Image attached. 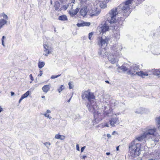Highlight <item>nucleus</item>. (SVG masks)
<instances>
[{
    "instance_id": "ddd939ff",
    "label": "nucleus",
    "mask_w": 160,
    "mask_h": 160,
    "mask_svg": "<svg viewBox=\"0 0 160 160\" xmlns=\"http://www.w3.org/2000/svg\"><path fill=\"white\" fill-rule=\"evenodd\" d=\"M80 13L81 15L84 17L87 13V10L86 7H84L82 8L80 10Z\"/></svg>"
},
{
    "instance_id": "052dcab7",
    "label": "nucleus",
    "mask_w": 160,
    "mask_h": 160,
    "mask_svg": "<svg viewBox=\"0 0 160 160\" xmlns=\"http://www.w3.org/2000/svg\"><path fill=\"white\" fill-rule=\"evenodd\" d=\"M45 98V97L44 96H43L42 97V98Z\"/></svg>"
},
{
    "instance_id": "4d7b16f0",
    "label": "nucleus",
    "mask_w": 160,
    "mask_h": 160,
    "mask_svg": "<svg viewBox=\"0 0 160 160\" xmlns=\"http://www.w3.org/2000/svg\"><path fill=\"white\" fill-rule=\"evenodd\" d=\"M115 132H116L115 131H113L112 133V134L114 135Z\"/></svg>"
},
{
    "instance_id": "6e6d98bb",
    "label": "nucleus",
    "mask_w": 160,
    "mask_h": 160,
    "mask_svg": "<svg viewBox=\"0 0 160 160\" xmlns=\"http://www.w3.org/2000/svg\"><path fill=\"white\" fill-rule=\"evenodd\" d=\"M71 98H72V97H71V98L68 100V102H70V101L71 99Z\"/></svg>"
},
{
    "instance_id": "f257e3e1",
    "label": "nucleus",
    "mask_w": 160,
    "mask_h": 160,
    "mask_svg": "<svg viewBox=\"0 0 160 160\" xmlns=\"http://www.w3.org/2000/svg\"><path fill=\"white\" fill-rule=\"evenodd\" d=\"M157 129L155 127L148 126L145 128L143 133L137 136L129 145L130 152L132 157L138 156L142 151L141 144L137 141L141 142L145 138L153 142L154 143L159 141V136L157 132Z\"/></svg>"
},
{
    "instance_id": "a211bd4d",
    "label": "nucleus",
    "mask_w": 160,
    "mask_h": 160,
    "mask_svg": "<svg viewBox=\"0 0 160 160\" xmlns=\"http://www.w3.org/2000/svg\"><path fill=\"white\" fill-rule=\"evenodd\" d=\"M84 126L86 129L88 130L89 129L92 128V125L88 122H86L84 123Z\"/></svg>"
},
{
    "instance_id": "a19ab883",
    "label": "nucleus",
    "mask_w": 160,
    "mask_h": 160,
    "mask_svg": "<svg viewBox=\"0 0 160 160\" xmlns=\"http://www.w3.org/2000/svg\"><path fill=\"white\" fill-rule=\"evenodd\" d=\"M29 77L32 81H33L34 80L33 78L32 77V74H30V75Z\"/></svg>"
},
{
    "instance_id": "7c9ffc66",
    "label": "nucleus",
    "mask_w": 160,
    "mask_h": 160,
    "mask_svg": "<svg viewBox=\"0 0 160 160\" xmlns=\"http://www.w3.org/2000/svg\"><path fill=\"white\" fill-rule=\"evenodd\" d=\"M77 26L78 27L86 26L85 23V22H81L80 23H78L77 24Z\"/></svg>"
},
{
    "instance_id": "3c124183",
    "label": "nucleus",
    "mask_w": 160,
    "mask_h": 160,
    "mask_svg": "<svg viewBox=\"0 0 160 160\" xmlns=\"http://www.w3.org/2000/svg\"><path fill=\"white\" fill-rule=\"evenodd\" d=\"M5 38V37L4 36H3L2 39V40H4V39Z\"/></svg>"
},
{
    "instance_id": "412c9836",
    "label": "nucleus",
    "mask_w": 160,
    "mask_h": 160,
    "mask_svg": "<svg viewBox=\"0 0 160 160\" xmlns=\"http://www.w3.org/2000/svg\"><path fill=\"white\" fill-rule=\"evenodd\" d=\"M51 112V111L49 110H47L46 112V113L42 115H43L45 117L48 118L49 119H51L52 118V117L49 116L48 114Z\"/></svg>"
},
{
    "instance_id": "0eeeda50",
    "label": "nucleus",
    "mask_w": 160,
    "mask_h": 160,
    "mask_svg": "<svg viewBox=\"0 0 160 160\" xmlns=\"http://www.w3.org/2000/svg\"><path fill=\"white\" fill-rule=\"evenodd\" d=\"M43 51L45 52L43 55L45 56H48L49 54L52 53V48L51 45L47 42H45L43 43Z\"/></svg>"
},
{
    "instance_id": "e2e57ef3",
    "label": "nucleus",
    "mask_w": 160,
    "mask_h": 160,
    "mask_svg": "<svg viewBox=\"0 0 160 160\" xmlns=\"http://www.w3.org/2000/svg\"><path fill=\"white\" fill-rule=\"evenodd\" d=\"M118 48H117V50H116V51H118Z\"/></svg>"
},
{
    "instance_id": "de8ad7c7",
    "label": "nucleus",
    "mask_w": 160,
    "mask_h": 160,
    "mask_svg": "<svg viewBox=\"0 0 160 160\" xmlns=\"http://www.w3.org/2000/svg\"><path fill=\"white\" fill-rule=\"evenodd\" d=\"M11 95L12 96H13V95H14L15 94V93L12 92H11Z\"/></svg>"
},
{
    "instance_id": "bb28decb",
    "label": "nucleus",
    "mask_w": 160,
    "mask_h": 160,
    "mask_svg": "<svg viewBox=\"0 0 160 160\" xmlns=\"http://www.w3.org/2000/svg\"><path fill=\"white\" fill-rule=\"evenodd\" d=\"M90 13V15L91 17H92L94 16H98L99 13V12H89Z\"/></svg>"
},
{
    "instance_id": "680f3d73",
    "label": "nucleus",
    "mask_w": 160,
    "mask_h": 160,
    "mask_svg": "<svg viewBox=\"0 0 160 160\" xmlns=\"http://www.w3.org/2000/svg\"><path fill=\"white\" fill-rule=\"evenodd\" d=\"M106 82L108 83H109V82L108 81H106Z\"/></svg>"
},
{
    "instance_id": "864d4df0",
    "label": "nucleus",
    "mask_w": 160,
    "mask_h": 160,
    "mask_svg": "<svg viewBox=\"0 0 160 160\" xmlns=\"http://www.w3.org/2000/svg\"><path fill=\"white\" fill-rule=\"evenodd\" d=\"M106 155H110V152H107L106 153Z\"/></svg>"
},
{
    "instance_id": "9b49d317",
    "label": "nucleus",
    "mask_w": 160,
    "mask_h": 160,
    "mask_svg": "<svg viewBox=\"0 0 160 160\" xmlns=\"http://www.w3.org/2000/svg\"><path fill=\"white\" fill-rule=\"evenodd\" d=\"M113 33H114V37L116 39H118L120 36V31L119 29L114 30Z\"/></svg>"
},
{
    "instance_id": "f704fd0d",
    "label": "nucleus",
    "mask_w": 160,
    "mask_h": 160,
    "mask_svg": "<svg viewBox=\"0 0 160 160\" xmlns=\"http://www.w3.org/2000/svg\"><path fill=\"white\" fill-rule=\"evenodd\" d=\"M61 76V75L60 74V75H56V76H54V75H52L51 77V79H54V78H56L59 76Z\"/></svg>"
},
{
    "instance_id": "f8f14e48",
    "label": "nucleus",
    "mask_w": 160,
    "mask_h": 160,
    "mask_svg": "<svg viewBox=\"0 0 160 160\" xmlns=\"http://www.w3.org/2000/svg\"><path fill=\"white\" fill-rule=\"evenodd\" d=\"M119 103L118 101L115 100H112L111 101L110 108L111 109H113L115 108V107L117 106Z\"/></svg>"
},
{
    "instance_id": "5fc2aeb1",
    "label": "nucleus",
    "mask_w": 160,
    "mask_h": 160,
    "mask_svg": "<svg viewBox=\"0 0 160 160\" xmlns=\"http://www.w3.org/2000/svg\"><path fill=\"white\" fill-rule=\"evenodd\" d=\"M121 48L120 49V48H119V50H120V51H121V50L122 49V46H120V47Z\"/></svg>"
},
{
    "instance_id": "7ed1b4c3",
    "label": "nucleus",
    "mask_w": 160,
    "mask_h": 160,
    "mask_svg": "<svg viewBox=\"0 0 160 160\" xmlns=\"http://www.w3.org/2000/svg\"><path fill=\"white\" fill-rule=\"evenodd\" d=\"M87 107L90 111L91 112L94 111V118L96 121H98L99 122L102 120V111L100 109L98 110V106L96 104L95 102H91V103L88 102L87 104Z\"/></svg>"
},
{
    "instance_id": "393cba45",
    "label": "nucleus",
    "mask_w": 160,
    "mask_h": 160,
    "mask_svg": "<svg viewBox=\"0 0 160 160\" xmlns=\"http://www.w3.org/2000/svg\"><path fill=\"white\" fill-rule=\"evenodd\" d=\"M144 109L142 108H139L137 111L135 112V113L138 114H142L144 112Z\"/></svg>"
},
{
    "instance_id": "0e129e2a",
    "label": "nucleus",
    "mask_w": 160,
    "mask_h": 160,
    "mask_svg": "<svg viewBox=\"0 0 160 160\" xmlns=\"http://www.w3.org/2000/svg\"><path fill=\"white\" fill-rule=\"evenodd\" d=\"M51 4H52V1H51Z\"/></svg>"
},
{
    "instance_id": "8fccbe9b",
    "label": "nucleus",
    "mask_w": 160,
    "mask_h": 160,
    "mask_svg": "<svg viewBox=\"0 0 160 160\" xmlns=\"http://www.w3.org/2000/svg\"><path fill=\"white\" fill-rule=\"evenodd\" d=\"M107 137L108 138H110L111 137V135L109 134H107Z\"/></svg>"
},
{
    "instance_id": "4be33fe9",
    "label": "nucleus",
    "mask_w": 160,
    "mask_h": 160,
    "mask_svg": "<svg viewBox=\"0 0 160 160\" xmlns=\"http://www.w3.org/2000/svg\"><path fill=\"white\" fill-rule=\"evenodd\" d=\"M56 139H60L61 140H64L65 138V137L63 135H61L59 134H56L55 137Z\"/></svg>"
},
{
    "instance_id": "b1692460",
    "label": "nucleus",
    "mask_w": 160,
    "mask_h": 160,
    "mask_svg": "<svg viewBox=\"0 0 160 160\" xmlns=\"http://www.w3.org/2000/svg\"><path fill=\"white\" fill-rule=\"evenodd\" d=\"M111 111H108V112H106V111H104L103 112V113H102V114H104V115L105 116H109L110 115V114H111ZM101 115H102L101 116L102 117H103L102 116V113L101 114Z\"/></svg>"
},
{
    "instance_id": "4468645a",
    "label": "nucleus",
    "mask_w": 160,
    "mask_h": 160,
    "mask_svg": "<svg viewBox=\"0 0 160 160\" xmlns=\"http://www.w3.org/2000/svg\"><path fill=\"white\" fill-rule=\"evenodd\" d=\"M51 85L50 84L48 85H45L42 88V89L44 92L47 93V92L50 89Z\"/></svg>"
},
{
    "instance_id": "37998d69",
    "label": "nucleus",
    "mask_w": 160,
    "mask_h": 160,
    "mask_svg": "<svg viewBox=\"0 0 160 160\" xmlns=\"http://www.w3.org/2000/svg\"><path fill=\"white\" fill-rule=\"evenodd\" d=\"M42 74V71L40 70V74L38 75V76H41Z\"/></svg>"
},
{
    "instance_id": "cd10ccee",
    "label": "nucleus",
    "mask_w": 160,
    "mask_h": 160,
    "mask_svg": "<svg viewBox=\"0 0 160 160\" xmlns=\"http://www.w3.org/2000/svg\"><path fill=\"white\" fill-rule=\"evenodd\" d=\"M29 94L30 92L29 91H28L24 94H23L21 97L24 99L27 98L29 95Z\"/></svg>"
},
{
    "instance_id": "2eb2a0df",
    "label": "nucleus",
    "mask_w": 160,
    "mask_h": 160,
    "mask_svg": "<svg viewBox=\"0 0 160 160\" xmlns=\"http://www.w3.org/2000/svg\"><path fill=\"white\" fill-rule=\"evenodd\" d=\"M117 69L119 72H121L122 71L125 72L128 70V68L125 66H122L121 67H118Z\"/></svg>"
},
{
    "instance_id": "c85d7f7f",
    "label": "nucleus",
    "mask_w": 160,
    "mask_h": 160,
    "mask_svg": "<svg viewBox=\"0 0 160 160\" xmlns=\"http://www.w3.org/2000/svg\"><path fill=\"white\" fill-rule=\"evenodd\" d=\"M1 16H2L3 17V19H2L4 20H5L6 21H7V20L8 19V16L5 14L4 13H2L1 15Z\"/></svg>"
},
{
    "instance_id": "ea45409f",
    "label": "nucleus",
    "mask_w": 160,
    "mask_h": 160,
    "mask_svg": "<svg viewBox=\"0 0 160 160\" xmlns=\"http://www.w3.org/2000/svg\"><path fill=\"white\" fill-rule=\"evenodd\" d=\"M87 157L86 155H83V156H80V158L81 159H85Z\"/></svg>"
},
{
    "instance_id": "13d9d810",
    "label": "nucleus",
    "mask_w": 160,
    "mask_h": 160,
    "mask_svg": "<svg viewBox=\"0 0 160 160\" xmlns=\"http://www.w3.org/2000/svg\"><path fill=\"white\" fill-rule=\"evenodd\" d=\"M148 160H155V159H150Z\"/></svg>"
},
{
    "instance_id": "6ab92c4d",
    "label": "nucleus",
    "mask_w": 160,
    "mask_h": 160,
    "mask_svg": "<svg viewBox=\"0 0 160 160\" xmlns=\"http://www.w3.org/2000/svg\"><path fill=\"white\" fill-rule=\"evenodd\" d=\"M58 20L62 21L68 20V18L66 15H63L60 16L58 17Z\"/></svg>"
},
{
    "instance_id": "c03bdc74",
    "label": "nucleus",
    "mask_w": 160,
    "mask_h": 160,
    "mask_svg": "<svg viewBox=\"0 0 160 160\" xmlns=\"http://www.w3.org/2000/svg\"><path fill=\"white\" fill-rule=\"evenodd\" d=\"M85 146L81 148V152H82L83 151V150L85 149Z\"/></svg>"
},
{
    "instance_id": "1a4fd4ad",
    "label": "nucleus",
    "mask_w": 160,
    "mask_h": 160,
    "mask_svg": "<svg viewBox=\"0 0 160 160\" xmlns=\"http://www.w3.org/2000/svg\"><path fill=\"white\" fill-rule=\"evenodd\" d=\"M118 118L117 117L113 118H111L109 120V122L111 126L112 127H114L115 124L118 123Z\"/></svg>"
},
{
    "instance_id": "bf43d9fd",
    "label": "nucleus",
    "mask_w": 160,
    "mask_h": 160,
    "mask_svg": "<svg viewBox=\"0 0 160 160\" xmlns=\"http://www.w3.org/2000/svg\"><path fill=\"white\" fill-rule=\"evenodd\" d=\"M118 147H117V148H116V150L117 151H118Z\"/></svg>"
},
{
    "instance_id": "e433bc0d",
    "label": "nucleus",
    "mask_w": 160,
    "mask_h": 160,
    "mask_svg": "<svg viewBox=\"0 0 160 160\" xmlns=\"http://www.w3.org/2000/svg\"><path fill=\"white\" fill-rule=\"evenodd\" d=\"M68 7V5H65L63 6L62 8L64 10H66L67 9Z\"/></svg>"
},
{
    "instance_id": "473e14b6",
    "label": "nucleus",
    "mask_w": 160,
    "mask_h": 160,
    "mask_svg": "<svg viewBox=\"0 0 160 160\" xmlns=\"http://www.w3.org/2000/svg\"><path fill=\"white\" fill-rule=\"evenodd\" d=\"M64 86L61 85L60 87L58 89V91L59 92H60L64 89Z\"/></svg>"
},
{
    "instance_id": "a18cd8bd",
    "label": "nucleus",
    "mask_w": 160,
    "mask_h": 160,
    "mask_svg": "<svg viewBox=\"0 0 160 160\" xmlns=\"http://www.w3.org/2000/svg\"><path fill=\"white\" fill-rule=\"evenodd\" d=\"M24 98L22 97H21V98H20V99H19V102H18L19 103H20L21 102V101L22 100V99H23Z\"/></svg>"
},
{
    "instance_id": "58836bf2",
    "label": "nucleus",
    "mask_w": 160,
    "mask_h": 160,
    "mask_svg": "<svg viewBox=\"0 0 160 160\" xmlns=\"http://www.w3.org/2000/svg\"><path fill=\"white\" fill-rule=\"evenodd\" d=\"M109 127V125L107 123H105L103 126V127Z\"/></svg>"
},
{
    "instance_id": "39448f33",
    "label": "nucleus",
    "mask_w": 160,
    "mask_h": 160,
    "mask_svg": "<svg viewBox=\"0 0 160 160\" xmlns=\"http://www.w3.org/2000/svg\"><path fill=\"white\" fill-rule=\"evenodd\" d=\"M139 69V66L136 64L132 65L130 67L129 69L127 72V74L131 76H134L137 75L141 76L142 78H144L145 76H148V72H144L142 71H138Z\"/></svg>"
},
{
    "instance_id": "c9c22d12",
    "label": "nucleus",
    "mask_w": 160,
    "mask_h": 160,
    "mask_svg": "<svg viewBox=\"0 0 160 160\" xmlns=\"http://www.w3.org/2000/svg\"><path fill=\"white\" fill-rule=\"evenodd\" d=\"M68 85H69L70 89L72 88H73V86L70 82H69V83Z\"/></svg>"
},
{
    "instance_id": "c756f323",
    "label": "nucleus",
    "mask_w": 160,
    "mask_h": 160,
    "mask_svg": "<svg viewBox=\"0 0 160 160\" xmlns=\"http://www.w3.org/2000/svg\"><path fill=\"white\" fill-rule=\"evenodd\" d=\"M157 123L159 126L158 127L159 129H160V117L156 118Z\"/></svg>"
},
{
    "instance_id": "4c0bfd02",
    "label": "nucleus",
    "mask_w": 160,
    "mask_h": 160,
    "mask_svg": "<svg viewBox=\"0 0 160 160\" xmlns=\"http://www.w3.org/2000/svg\"><path fill=\"white\" fill-rule=\"evenodd\" d=\"M85 23L86 26H88L90 25V23L89 22H85Z\"/></svg>"
},
{
    "instance_id": "aec40b11",
    "label": "nucleus",
    "mask_w": 160,
    "mask_h": 160,
    "mask_svg": "<svg viewBox=\"0 0 160 160\" xmlns=\"http://www.w3.org/2000/svg\"><path fill=\"white\" fill-rule=\"evenodd\" d=\"M60 3L58 1H56L54 3V7L55 10H58L60 7Z\"/></svg>"
},
{
    "instance_id": "f03ea898",
    "label": "nucleus",
    "mask_w": 160,
    "mask_h": 160,
    "mask_svg": "<svg viewBox=\"0 0 160 160\" xmlns=\"http://www.w3.org/2000/svg\"><path fill=\"white\" fill-rule=\"evenodd\" d=\"M133 0H128L125 2L122 3L118 7L113 8L111 10L107 15V21L110 23H116L118 21L116 16L119 13L122 14L125 18L127 17L131 13L130 8Z\"/></svg>"
},
{
    "instance_id": "603ef678",
    "label": "nucleus",
    "mask_w": 160,
    "mask_h": 160,
    "mask_svg": "<svg viewBox=\"0 0 160 160\" xmlns=\"http://www.w3.org/2000/svg\"><path fill=\"white\" fill-rule=\"evenodd\" d=\"M2 110V108L0 106V112H1Z\"/></svg>"
},
{
    "instance_id": "20e7f679",
    "label": "nucleus",
    "mask_w": 160,
    "mask_h": 160,
    "mask_svg": "<svg viewBox=\"0 0 160 160\" xmlns=\"http://www.w3.org/2000/svg\"><path fill=\"white\" fill-rule=\"evenodd\" d=\"M102 32L100 33L99 37L98 38L97 40L98 44L100 46L104 47L108 43V39L106 37H102V35L104 32L109 30V26L106 23L101 28Z\"/></svg>"
},
{
    "instance_id": "423d86ee",
    "label": "nucleus",
    "mask_w": 160,
    "mask_h": 160,
    "mask_svg": "<svg viewBox=\"0 0 160 160\" xmlns=\"http://www.w3.org/2000/svg\"><path fill=\"white\" fill-rule=\"evenodd\" d=\"M82 97L85 100H88L90 103L94 102L96 100L93 93L88 90L84 91L82 92Z\"/></svg>"
},
{
    "instance_id": "9d476101",
    "label": "nucleus",
    "mask_w": 160,
    "mask_h": 160,
    "mask_svg": "<svg viewBox=\"0 0 160 160\" xmlns=\"http://www.w3.org/2000/svg\"><path fill=\"white\" fill-rule=\"evenodd\" d=\"M107 54L105 48H100L98 51V54L100 57H103Z\"/></svg>"
},
{
    "instance_id": "72a5a7b5",
    "label": "nucleus",
    "mask_w": 160,
    "mask_h": 160,
    "mask_svg": "<svg viewBox=\"0 0 160 160\" xmlns=\"http://www.w3.org/2000/svg\"><path fill=\"white\" fill-rule=\"evenodd\" d=\"M93 34V32H92L89 33L88 38L89 40H91L92 39V37Z\"/></svg>"
},
{
    "instance_id": "09e8293b",
    "label": "nucleus",
    "mask_w": 160,
    "mask_h": 160,
    "mask_svg": "<svg viewBox=\"0 0 160 160\" xmlns=\"http://www.w3.org/2000/svg\"><path fill=\"white\" fill-rule=\"evenodd\" d=\"M2 45L4 46V47H5V46L4 44V41L3 40H2Z\"/></svg>"
},
{
    "instance_id": "2f4dec72",
    "label": "nucleus",
    "mask_w": 160,
    "mask_h": 160,
    "mask_svg": "<svg viewBox=\"0 0 160 160\" xmlns=\"http://www.w3.org/2000/svg\"><path fill=\"white\" fill-rule=\"evenodd\" d=\"M44 144L46 147L48 149H49V147L51 145L50 142H46L44 143Z\"/></svg>"
},
{
    "instance_id": "f3484780",
    "label": "nucleus",
    "mask_w": 160,
    "mask_h": 160,
    "mask_svg": "<svg viewBox=\"0 0 160 160\" xmlns=\"http://www.w3.org/2000/svg\"><path fill=\"white\" fill-rule=\"evenodd\" d=\"M152 72L154 75H156L158 77H160V68L159 69H153L152 70Z\"/></svg>"
},
{
    "instance_id": "79ce46f5",
    "label": "nucleus",
    "mask_w": 160,
    "mask_h": 160,
    "mask_svg": "<svg viewBox=\"0 0 160 160\" xmlns=\"http://www.w3.org/2000/svg\"><path fill=\"white\" fill-rule=\"evenodd\" d=\"M76 149L78 151H79V147L78 144H77L76 146Z\"/></svg>"
},
{
    "instance_id": "dca6fc26",
    "label": "nucleus",
    "mask_w": 160,
    "mask_h": 160,
    "mask_svg": "<svg viewBox=\"0 0 160 160\" xmlns=\"http://www.w3.org/2000/svg\"><path fill=\"white\" fill-rule=\"evenodd\" d=\"M79 10V9L78 8H77L75 10H72V9L70 10L69 11V13L70 15L72 16L74 15H76Z\"/></svg>"
},
{
    "instance_id": "49530a36",
    "label": "nucleus",
    "mask_w": 160,
    "mask_h": 160,
    "mask_svg": "<svg viewBox=\"0 0 160 160\" xmlns=\"http://www.w3.org/2000/svg\"><path fill=\"white\" fill-rule=\"evenodd\" d=\"M107 6L105 4H104L103 6H102L101 8H104L106 7Z\"/></svg>"
},
{
    "instance_id": "a878e982",
    "label": "nucleus",
    "mask_w": 160,
    "mask_h": 160,
    "mask_svg": "<svg viewBox=\"0 0 160 160\" xmlns=\"http://www.w3.org/2000/svg\"><path fill=\"white\" fill-rule=\"evenodd\" d=\"M45 63L44 62H39L38 63V68H41L45 65Z\"/></svg>"
},
{
    "instance_id": "6e6552de",
    "label": "nucleus",
    "mask_w": 160,
    "mask_h": 160,
    "mask_svg": "<svg viewBox=\"0 0 160 160\" xmlns=\"http://www.w3.org/2000/svg\"><path fill=\"white\" fill-rule=\"evenodd\" d=\"M108 60L112 64L117 62L118 61V59L117 57H116V56H114L113 55L111 54H110L108 56Z\"/></svg>"
},
{
    "instance_id": "5701e85b",
    "label": "nucleus",
    "mask_w": 160,
    "mask_h": 160,
    "mask_svg": "<svg viewBox=\"0 0 160 160\" xmlns=\"http://www.w3.org/2000/svg\"><path fill=\"white\" fill-rule=\"evenodd\" d=\"M7 22V21H6L5 20L3 19H0V28H2V26L6 24Z\"/></svg>"
}]
</instances>
